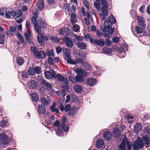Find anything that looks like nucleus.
Wrapping results in <instances>:
<instances>
[{
    "label": "nucleus",
    "instance_id": "1",
    "mask_svg": "<svg viewBox=\"0 0 150 150\" xmlns=\"http://www.w3.org/2000/svg\"><path fill=\"white\" fill-rule=\"evenodd\" d=\"M149 143V139L147 135L143 136L142 138L138 137L132 145L133 150H139V149H142L145 145L148 144Z\"/></svg>",
    "mask_w": 150,
    "mask_h": 150
},
{
    "label": "nucleus",
    "instance_id": "2",
    "mask_svg": "<svg viewBox=\"0 0 150 150\" xmlns=\"http://www.w3.org/2000/svg\"><path fill=\"white\" fill-rule=\"evenodd\" d=\"M62 123L59 125L58 127L57 134L59 136H61L63 135L64 132H67L69 129V127L67 125H65L66 122V119L65 117H63L62 120Z\"/></svg>",
    "mask_w": 150,
    "mask_h": 150
},
{
    "label": "nucleus",
    "instance_id": "3",
    "mask_svg": "<svg viewBox=\"0 0 150 150\" xmlns=\"http://www.w3.org/2000/svg\"><path fill=\"white\" fill-rule=\"evenodd\" d=\"M31 21L34 25L35 31L37 33L41 32V27H42L44 28L46 27V23H45L42 21L41 20H38L37 22L36 18L35 17H32Z\"/></svg>",
    "mask_w": 150,
    "mask_h": 150
},
{
    "label": "nucleus",
    "instance_id": "4",
    "mask_svg": "<svg viewBox=\"0 0 150 150\" xmlns=\"http://www.w3.org/2000/svg\"><path fill=\"white\" fill-rule=\"evenodd\" d=\"M101 4L103 5L101 10L103 14H100V17L102 20H105L106 19L105 17L108 16V5L106 1L105 0H101Z\"/></svg>",
    "mask_w": 150,
    "mask_h": 150
},
{
    "label": "nucleus",
    "instance_id": "5",
    "mask_svg": "<svg viewBox=\"0 0 150 150\" xmlns=\"http://www.w3.org/2000/svg\"><path fill=\"white\" fill-rule=\"evenodd\" d=\"M128 150H131L132 148V145L130 142L128 141L127 137H125L122 139V143L120 144L119 150H127L126 146Z\"/></svg>",
    "mask_w": 150,
    "mask_h": 150
},
{
    "label": "nucleus",
    "instance_id": "6",
    "mask_svg": "<svg viewBox=\"0 0 150 150\" xmlns=\"http://www.w3.org/2000/svg\"><path fill=\"white\" fill-rule=\"evenodd\" d=\"M12 140V138L8 137L5 133L3 132L0 134V141L2 144L8 145Z\"/></svg>",
    "mask_w": 150,
    "mask_h": 150
},
{
    "label": "nucleus",
    "instance_id": "7",
    "mask_svg": "<svg viewBox=\"0 0 150 150\" xmlns=\"http://www.w3.org/2000/svg\"><path fill=\"white\" fill-rule=\"evenodd\" d=\"M105 26L102 29V30L104 32H108L109 33L112 34L114 32L113 28H111L112 25L111 23L105 21Z\"/></svg>",
    "mask_w": 150,
    "mask_h": 150
},
{
    "label": "nucleus",
    "instance_id": "8",
    "mask_svg": "<svg viewBox=\"0 0 150 150\" xmlns=\"http://www.w3.org/2000/svg\"><path fill=\"white\" fill-rule=\"evenodd\" d=\"M73 61L74 62V63H71V64L76 65L77 63H81V65L84 66V68L86 70H88L90 69V66L87 63L83 62V60L81 59H77Z\"/></svg>",
    "mask_w": 150,
    "mask_h": 150
},
{
    "label": "nucleus",
    "instance_id": "9",
    "mask_svg": "<svg viewBox=\"0 0 150 150\" xmlns=\"http://www.w3.org/2000/svg\"><path fill=\"white\" fill-rule=\"evenodd\" d=\"M45 77L48 79H54L55 78V73L53 70L50 69L49 71L45 72Z\"/></svg>",
    "mask_w": 150,
    "mask_h": 150
},
{
    "label": "nucleus",
    "instance_id": "10",
    "mask_svg": "<svg viewBox=\"0 0 150 150\" xmlns=\"http://www.w3.org/2000/svg\"><path fill=\"white\" fill-rule=\"evenodd\" d=\"M63 57L64 59L66 60L68 63L69 64L74 63V62L73 61V60L71 59V57L70 56V54H63Z\"/></svg>",
    "mask_w": 150,
    "mask_h": 150
},
{
    "label": "nucleus",
    "instance_id": "11",
    "mask_svg": "<svg viewBox=\"0 0 150 150\" xmlns=\"http://www.w3.org/2000/svg\"><path fill=\"white\" fill-rule=\"evenodd\" d=\"M37 111L40 114H45L46 112L45 107L42 105H39L38 107Z\"/></svg>",
    "mask_w": 150,
    "mask_h": 150
},
{
    "label": "nucleus",
    "instance_id": "12",
    "mask_svg": "<svg viewBox=\"0 0 150 150\" xmlns=\"http://www.w3.org/2000/svg\"><path fill=\"white\" fill-rule=\"evenodd\" d=\"M65 41L66 46L72 48L74 44L72 40L68 37L65 38Z\"/></svg>",
    "mask_w": 150,
    "mask_h": 150
},
{
    "label": "nucleus",
    "instance_id": "13",
    "mask_svg": "<svg viewBox=\"0 0 150 150\" xmlns=\"http://www.w3.org/2000/svg\"><path fill=\"white\" fill-rule=\"evenodd\" d=\"M137 19L138 21V25H140L142 28H145V26L144 24V18L140 16H137Z\"/></svg>",
    "mask_w": 150,
    "mask_h": 150
},
{
    "label": "nucleus",
    "instance_id": "14",
    "mask_svg": "<svg viewBox=\"0 0 150 150\" xmlns=\"http://www.w3.org/2000/svg\"><path fill=\"white\" fill-rule=\"evenodd\" d=\"M28 86L30 89H35L37 86V83L34 80H31L28 83Z\"/></svg>",
    "mask_w": 150,
    "mask_h": 150
},
{
    "label": "nucleus",
    "instance_id": "15",
    "mask_svg": "<svg viewBox=\"0 0 150 150\" xmlns=\"http://www.w3.org/2000/svg\"><path fill=\"white\" fill-rule=\"evenodd\" d=\"M96 145L97 147L100 149L104 148L105 145L103 141L101 140H98L96 143Z\"/></svg>",
    "mask_w": 150,
    "mask_h": 150
},
{
    "label": "nucleus",
    "instance_id": "16",
    "mask_svg": "<svg viewBox=\"0 0 150 150\" xmlns=\"http://www.w3.org/2000/svg\"><path fill=\"white\" fill-rule=\"evenodd\" d=\"M6 18H9L11 17V15L13 17H15L16 15V12L14 11L13 10H11L10 11H8L6 12Z\"/></svg>",
    "mask_w": 150,
    "mask_h": 150
},
{
    "label": "nucleus",
    "instance_id": "17",
    "mask_svg": "<svg viewBox=\"0 0 150 150\" xmlns=\"http://www.w3.org/2000/svg\"><path fill=\"white\" fill-rule=\"evenodd\" d=\"M76 45L81 50L85 49L87 47L86 44L83 42H77Z\"/></svg>",
    "mask_w": 150,
    "mask_h": 150
},
{
    "label": "nucleus",
    "instance_id": "18",
    "mask_svg": "<svg viewBox=\"0 0 150 150\" xmlns=\"http://www.w3.org/2000/svg\"><path fill=\"white\" fill-rule=\"evenodd\" d=\"M37 58H45L46 57L45 52L43 51H40L38 52L35 56Z\"/></svg>",
    "mask_w": 150,
    "mask_h": 150
},
{
    "label": "nucleus",
    "instance_id": "19",
    "mask_svg": "<svg viewBox=\"0 0 150 150\" xmlns=\"http://www.w3.org/2000/svg\"><path fill=\"white\" fill-rule=\"evenodd\" d=\"M142 129V127L141 124L137 123L134 126V131L136 134L137 133Z\"/></svg>",
    "mask_w": 150,
    "mask_h": 150
},
{
    "label": "nucleus",
    "instance_id": "20",
    "mask_svg": "<svg viewBox=\"0 0 150 150\" xmlns=\"http://www.w3.org/2000/svg\"><path fill=\"white\" fill-rule=\"evenodd\" d=\"M103 137L105 139L109 140L111 138L112 134L109 131H106L104 134Z\"/></svg>",
    "mask_w": 150,
    "mask_h": 150
},
{
    "label": "nucleus",
    "instance_id": "21",
    "mask_svg": "<svg viewBox=\"0 0 150 150\" xmlns=\"http://www.w3.org/2000/svg\"><path fill=\"white\" fill-rule=\"evenodd\" d=\"M96 80L95 79L89 78L87 80V84L91 86H93L96 83Z\"/></svg>",
    "mask_w": 150,
    "mask_h": 150
},
{
    "label": "nucleus",
    "instance_id": "22",
    "mask_svg": "<svg viewBox=\"0 0 150 150\" xmlns=\"http://www.w3.org/2000/svg\"><path fill=\"white\" fill-rule=\"evenodd\" d=\"M121 131L118 128L116 127L113 129V134L114 137H118L120 134Z\"/></svg>",
    "mask_w": 150,
    "mask_h": 150
},
{
    "label": "nucleus",
    "instance_id": "23",
    "mask_svg": "<svg viewBox=\"0 0 150 150\" xmlns=\"http://www.w3.org/2000/svg\"><path fill=\"white\" fill-rule=\"evenodd\" d=\"M76 73L78 75L83 77H85L87 75L86 72L81 69L78 70L76 71Z\"/></svg>",
    "mask_w": 150,
    "mask_h": 150
},
{
    "label": "nucleus",
    "instance_id": "24",
    "mask_svg": "<svg viewBox=\"0 0 150 150\" xmlns=\"http://www.w3.org/2000/svg\"><path fill=\"white\" fill-rule=\"evenodd\" d=\"M74 89L76 93H80L82 90L81 86L79 85H76L74 86Z\"/></svg>",
    "mask_w": 150,
    "mask_h": 150
},
{
    "label": "nucleus",
    "instance_id": "25",
    "mask_svg": "<svg viewBox=\"0 0 150 150\" xmlns=\"http://www.w3.org/2000/svg\"><path fill=\"white\" fill-rule=\"evenodd\" d=\"M95 44L100 46H103L105 44V42L103 39H95Z\"/></svg>",
    "mask_w": 150,
    "mask_h": 150
},
{
    "label": "nucleus",
    "instance_id": "26",
    "mask_svg": "<svg viewBox=\"0 0 150 150\" xmlns=\"http://www.w3.org/2000/svg\"><path fill=\"white\" fill-rule=\"evenodd\" d=\"M56 106V104L53 103V105L50 106V108L52 112H55L57 114H58L59 113V111L58 108H55Z\"/></svg>",
    "mask_w": 150,
    "mask_h": 150
},
{
    "label": "nucleus",
    "instance_id": "27",
    "mask_svg": "<svg viewBox=\"0 0 150 150\" xmlns=\"http://www.w3.org/2000/svg\"><path fill=\"white\" fill-rule=\"evenodd\" d=\"M24 35L26 40L28 42H31V34L30 31L27 30V32L24 33Z\"/></svg>",
    "mask_w": 150,
    "mask_h": 150
},
{
    "label": "nucleus",
    "instance_id": "28",
    "mask_svg": "<svg viewBox=\"0 0 150 150\" xmlns=\"http://www.w3.org/2000/svg\"><path fill=\"white\" fill-rule=\"evenodd\" d=\"M16 62L18 65L21 66L22 65L24 62L23 58L21 57H17Z\"/></svg>",
    "mask_w": 150,
    "mask_h": 150
},
{
    "label": "nucleus",
    "instance_id": "29",
    "mask_svg": "<svg viewBox=\"0 0 150 150\" xmlns=\"http://www.w3.org/2000/svg\"><path fill=\"white\" fill-rule=\"evenodd\" d=\"M108 21H108L111 23V25L112 23H114L116 21L115 18L112 15L109 16L108 18Z\"/></svg>",
    "mask_w": 150,
    "mask_h": 150
},
{
    "label": "nucleus",
    "instance_id": "30",
    "mask_svg": "<svg viewBox=\"0 0 150 150\" xmlns=\"http://www.w3.org/2000/svg\"><path fill=\"white\" fill-rule=\"evenodd\" d=\"M40 101L42 105H47L49 102V100H47L46 98L44 97H42L40 99Z\"/></svg>",
    "mask_w": 150,
    "mask_h": 150
},
{
    "label": "nucleus",
    "instance_id": "31",
    "mask_svg": "<svg viewBox=\"0 0 150 150\" xmlns=\"http://www.w3.org/2000/svg\"><path fill=\"white\" fill-rule=\"evenodd\" d=\"M16 30V29L15 28L12 26H11L10 27V30H8L7 31H6V34L7 36H8L9 33L13 34V33L15 32Z\"/></svg>",
    "mask_w": 150,
    "mask_h": 150
},
{
    "label": "nucleus",
    "instance_id": "32",
    "mask_svg": "<svg viewBox=\"0 0 150 150\" xmlns=\"http://www.w3.org/2000/svg\"><path fill=\"white\" fill-rule=\"evenodd\" d=\"M69 28H64L61 29L59 32V33L63 35H67V32Z\"/></svg>",
    "mask_w": 150,
    "mask_h": 150
},
{
    "label": "nucleus",
    "instance_id": "33",
    "mask_svg": "<svg viewBox=\"0 0 150 150\" xmlns=\"http://www.w3.org/2000/svg\"><path fill=\"white\" fill-rule=\"evenodd\" d=\"M32 99L34 101H37L39 99L38 94L35 93H33L31 95Z\"/></svg>",
    "mask_w": 150,
    "mask_h": 150
},
{
    "label": "nucleus",
    "instance_id": "34",
    "mask_svg": "<svg viewBox=\"0 0 150 150\" xmlns=\"http://www.w3.org/2000/svg\"><path fill=\"white\" fill-rule=\"evenodd\" d=\"M38 8L40 9H41L44 7L43 1L42 0H39L37 3Z\"/></svg>",
    "mask_w": 150,
    "mask_h": 150
},
{
    "label": "nucleus",
    "instance_id": "35",
    "mask_svg": "<svg viewBox=\"0 0 150 150\" xmlns=\"http://www.w3.org/2000/svg\"><path fill=\"white\" fill-rule=\"evenodd\" d=\"M76 114V110L75 108L73 107L71 108L69 110V112L68 113L69 115L71 116L74 115Z\"/></svg>",
    "mask_w": 150,
    "mask_h": 150
},
{
    "label": "nucleus",
    "instance_id": "36",
    "mask_svg": "<svg viewBox=\"0 0 150 150\" xmlns=\"http://www.w3.org/2000/svg\"><path fill=\"white\" fill-rule=\"evenodd\" d=\"M64 76H62L61 74H57L56 75H55V78H54V79H57L58 80L62 82L63 81V78H64Z\"/></svg>",
    "mask_w": 150,
    "mask_h": 150
},
{
    "label": "nucleus",
    "instance_id": "37",
    "mask_svg": "<svg viewBox=\"0 0 150 150\" xmlns=\"http://www.w3.org/2000/svg\"><path fill=\"white\" fill-rule=\"evenodd\" d=\"M30 50L31 52H33V54L35 56L38 52L37 48L35 46H31L30 47Z\"/></svg>",
    "mask_w": 150,
    "mask_h": 150
},
{
    "label": "nucleus",
    "instance_id": "38",
    "mask_svg": "<svg viewBox=\"0 0 150 150\" xmlns=\"http://www.w3.org/2000/svg\"><path fill=\"white\" fill-rule=\"evenodd\" d=\"M78 55L79 56L83 58H85L86 57V54L84 52L81 50H79L78 53Z\"/></svg>",
    "mask_w": 150,
    "mask_h": 150
},
{
    "label": "nucleus",
    "instance_id": "39",
    "mask_svg": "<svg viewBox=\"0 0 150 150\" xmlns=\"http://www.w3.org/2000/svg\"><path fill=\"white\" fill-rule=\"evenodd\" d=\"M17 35L18 38H19V40L21 41L23 45L24 46L25 45V43L23 39L22 36L21 34L17 33Z\"/></svg>",
    "mask_w": 150,
    "mask_h": 150
},
{
    "label": "nucleus",
    "instance_id": "40",
    "mask_svg": "<svg viewBox=\"0 0 150 150\" xmlns=\"http://www.w3.org/2000/svg\"><path fill=\"white\" fill-rule=\"evenodd\" d=\"M71 17L72 23L73 25L75 23L76 21H77V19L75 16L73 14H71Z\"/></svg>",
    "mask_w": 150,
    "mask_h": 150
},
{
    "label": "nucleus",
    "instance_id": "41",
    "mask_svg": "<svg viewBox=\"0 0 150 150\" xmlns=\"http://www.w3.org/2000/svg\"><path fill=\"white\" fill-rule=\"evenodd\" d=\"M28 74L30 76L34 75L35 73L33 68L30 67L28 70Z\"/></svg>",
    "mask_w": 150,
    "mask_h": 150
},
{
    "label": "nucleus",
    "instance_id": "42",
    "mask_svg": "<svg viewBox=\"0 0 150 150\" xmlns=\"http://www.w3.org/2000/svg\"><path fill=\"white\" fill-rule=\"evenodd\" d=\"M8 122L6 120H2L0 122V125L2 127H5L6 126Z\"/></svg>",
    "mask_w": 150,
    "mask_h": 150
},
{
    "label": "nucleus",
    "instance_id": "43",
    "mask_svg": "<svg viewBox=\"0 0 150 150\" xmlns=\"http://www.w3.org/2000/svg\"><path fill=\"white\" fill-rule=\"evenodd\" d=\"M75 81L76 82H80L83 81L84 79L83 78L81 77L76 76L75 77Z\"/></svg>",
    "mask_w": 150,
    "mask_h": 150
},
{
    "label": "nucleus",
    "instance_id": "44",
    "mask_svg": "<svg viewBox=\"0 0 150 150\" xmlns=\"http://www.w3.org/2000/svg\"><path fill=\"white\" fill-rule=\"evenodd\" d=\"M63 8L65 10L69 12H70L71 11V9L69 5L65 3L64 4Z\"/></svg>",
    "mask_w": 150,
    "mask_h": 150
},
{
    "label": "nucleus",
    "instance_id": "45",
    "mask_svg": "<svg viewBox=\"0 0 150 150\" xmlns=\"http://www.w3.org/2000/svg\"><path fill=\"white\" fill-rule=\"evenodd\" d=\"M49 39L52 40L55 43H58L59 42L58 38L56 37L49 36Z\"/></svg>",
    "mask_w": 150,
    "mask_h": 150
},
{
    "label": "nucleus",
    "instance_id": "46",
    "mask_svg": "<svg viewBox=\"0 0 150 150\" xmlns=\"http://www.w3.org/2000/svg\"><path fill=\"white\" fill-rule=\"evenodd\" d=\"M35 73L39 74L41 72V69L39 66H36L33 68Z\"/></svg>",
    "mask_w": 150,
    "mask_h": 150
},
{
    "label": "nucleus",
    "instance_id": "47",
    "mask_svg": "<svg viewBox=\"0 0 150 150\" xmlns=\"http://www.w3.org/2000/svg\"><path fill=\"white\" fill-rule=\"evenodd\" d=\"M139 27L136 26V30L137 33H141L143 31V29L144 28H142L140 26V25H139Z\"/></svg>",
    "mask_w": 150,
    "mask_h": 150
},
{
    "label": "nucleus",
    "instance_id": "48",
    "mask_svg": "<svg viewBox=\"0 0 150 150\" xmlns=\"http://www.w3.org/2000/svg\"><path fill=\"white\" fill-rule=\"evenodd\" d=\"M7 11V9L6 8H4L0 9V15L4 16L5 14Z\"/></svg>",
    "mask_w": 150,
    "mask_h": 150
},
{
    "label": "nucleus",
    "instance_id": "49",
    "mask_svg": "<svg viewBox=\"0 0 150 150\" xmlns=\"http://www.w3.org/2000/svg\"><path fill=\"white\" fill-rule=\"evenodd\" d=\"M42 84L45 85L47 88H49L51 87L50 84L44 79L42 80Z\"/></svg>",
    "mask_w": 150,
    "mask_h": 150
},
{
    "label": "nucleus",
    "instance_id": "50",
    "mask_svg": "<svg viewBox=\"0 0 150 150\" xmlns=\"http://www.w3.org/2000/svg\"><path fill=\"white\" fill-rule=\"evenodd\" d=\"M80 27L79 25H75L73 26V30L75 32H77L79 30Z\"/></svg>",
    "mask_w": 150,
    "mask_h": 150
},
{
    "label": "nucleus",
    "instance_id": "51",
    "mask_svg": "<svg viewBox=\"0 0 150 150\" xmlns=\"http://www.w3.org/2000/svg\"><path fill=\"white\" fill-rule=\"evenodd\" d=\"M48 62V63L51 65H54L55 62V61L52 58L50 57H49Z\"/></svg>",
    "mask_w": 150,
    "mask_h": 150
},
{
    "label": "nucleus",
    "instance_id": "52",
    "mask_svg": "<svg viewBox=\"0 0 150 150\" xmlns=\"http://www.w3.org/2000/svg\"><path fill=\"white\" fill-rule=\"evenodd\" d=\"M16 20L17 23H20L23 20L21 16H17L16 18Z\"/></svg>",
    "mask_w": 150,
    "mask_h": 150
},
{
    "label": "nucleus",
    "instance_id": "53",
    "mask_svg": "<svg viewBox=\"0 0 150 150\" xmlns=\"http://www.w3.org/2000/svg\"><path fill=\"white\" fill-rule=\"evenodd\" d=\"M126 118L127 119V120L129 122H132L133 121V116L128 115H126Z\"/></svg>",
    "mask_w": 150,
    "mask_h": 150
},
{
    "label": "nucleus",
    "instance_id": "54",
    "mask_svg": "<svg viewBox=\"0 0 150 150\" xmlns=\"http://www.w3.org/2000/svg\"><path fill=\"white\" fill-rule=\"evenodd\" d=\"M98 2H94V5L95 7L98 10L100 11V4H98Z\"/></svg>",
    "mask_w": 150,
    "mask_h": 150
},
{
    "label": "nucleus",
    "instance_id": "55",
    "mask_svg": "<svg viewBox=\"0 0 150 150\" xmlns=\"http://www.w3.org/2000/svg\"><path fill=\"white\" fill-rule=\"evenodd\" d=\"M37 39L38 40V42L40 43L41 44L43 42V40L42 38V37H40V35H39V33L38 34V36L37 37Z\"/></svg>",
    "mask_w": 150,
    "mask_h": 150
},
{
    "label": "nucleus",
    "instance_id": "56",
    "mask_svg": "<svg viewBox=\"0 0 150 150\" xmlns=\"http://www.w3.org/2000/svg\"><path fill=\"white\" fill-rule=\"evenodd\" d=\"M71 108V105L68 104L66 105L64 108V110L66 112H67L68 111H69Z\"/></svg>",
    "mask_w": 150,
    "mask_h": 150
},
{
    "label": "nucleus",
    "instance_id": "57",
    "mask_svg": "<svg viewBox=\"0 0 150 150\" xmlns=\"http://www.w3.org/2000/svg\"><path fill=\"white\" fill-rule=\"evenodd\" d=\"M120 40V38L118 36H116L113 37L112 39V41L114 43L118 42Z\"/></svg>",
    "mask_w": 150,
    "mask_h": 150
},
{
    "label": "nucleus",
    "instance_id": "58",
    "mask_svg": "<svg viewBox=\"0 0 150 150\" xmlns=\"http://www.w3.org/2000/svg\"><path fill=\"white\" fill-rule=\"evenodd\" d=\"M39 35L40 36V37H42L43 40L45 41L49 39V37H47L46 36L44 35L42 33H39Z\"/></svg>",
    "mask_w": 150,
    "mask_h": 150
},
{
    "label": "nucleus",
    "instance_id": "59",
    "mask_svg": "<svg viewBox=\"0 0 150 150\" xmlns=\"http://www.w3.org/2000/svg\"><path fill=\"white\" fill-rule=\"evenodd\" d=\"M144 132L145 133L150 134V128L149 127H146L144 128Z\"/></svg>",
    "mask_w": 150,
    "mask_h": 150
},
{
    "label": "nucleus",
    "instance_id": "60",
    "mask_svg": "<svg viewBox=\"0 0 150 150\" xmlns=\"http://www.w3.org/2000/svg\"><path fill=\"white\" fill-rule=\"evenodd\" d=\"M53 52V50H47L46 51V53L47 55L50 57V56H51V54H52Z\"/></svg>",
    "mask_w": 150,
    "mask_h": 150
},
{
    "label": "nucleus",
    "instance_id": "61",
    "mask_svg": "<svg viewBox=\"0 0 150 150\" xmlns=\"http://www.w3.org/2000/svg\"><path fill=\"white\" fill-rule=\"evenodd\" d=\"M83 3L87 9H89V7L86 0H83Z\"/></svg>",
    "mask_w": 150,
    "mask_h": 150
},
{
    "label": "nucleus",
    "instance_id": "62",
    "mask_svg": "<svg viewBox=\"0 0 150 150\" xmlns=\"http://www.w3.org/2000/svg\"><path fill=\"white\" fill-rule=\"evenodd\" d=\"M103 51L105 53H108L110 52L111 49L110 48L105 47L103 49Z\"/></svg>",
    "mask_w": 150,
    "mask_h": 150
},
{
    "label": "nucleus",
    "instance_id": "63",
    "mask_svg": "<svg viewBox=\"0 0 150 150\" xmlns=\"http://www.w3.org/2000/svg\"><path fill=\"white\" fill-rule=\"evenodd\" d=\"M21 76L23 79H26L28 77V75L27 72L23 73L22 74Z\"/></svg>",
    "mask_w": 150,
    "mask_h": 150
},
{
    "label": "nucleus",
    "instance_id": "64",
    "mask_svg": "<svg viewBox=\"0 0 150 150\" xmlns=\"http://www.w3.org/2000/svg\"><path fill=\"white\" fill-rule=\"evenodd\" d=\"M95 32L98 37V38H100L101 37L102 34H101L100 30H96V31Z\"/></svg>",
    "mask_w": 150,
    "mask_h": 150
}]
</instances>
